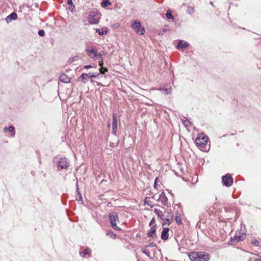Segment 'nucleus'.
Listing matches in <instances>:
<instances>
[{
	"label": "nucleus",
	"instance_id": "obj_30",
	"mask_svg": "<svg viewBox=\"0 0 261 261\" xmlns=\"http://www.w3.org/2000/svg\"><path fill=\"white\" fill-rule=\"evenodd\" d=\"M251 244H254L255 246H258L259 244V242L255 239L252 240L251 241Z\"/></svg>",
	"mask_w": 261,
	"mask_h": 261
},
{
	"label": "nucleus",
	"instance_id": "obj_6",
	"mask_svg": "<svg viewBox=\"0 0 261 261\" xmlns=\"http://www.w3.org/2000/svg\"><path fill=\"white\" fill-rule=\"evenodd\" d=\"M222 181L223 185L226 187H230L232 185L233 178L229 174H227L226 175L222 176Z\"/></svg>",
	"mask_w": 261,
	"mask_h": 261
},
{
	"label": "nucleus",
	"instance_id": "obj_28",
	"mask_svg": "<svg viewBox=\"0 0 261 261\" xmlns=\"http://www.w3.org/2000/svg\"><path fill=\"white\" fill-rule=\"evenodd\" d=\"M188 12L190 14H192L195 12V8L189 6L188 7Z\"/></svg>",
	"mask_w": 261,
	"mask_h": 261
},
{
	"label": "nucleus",
	"instance_id": "obj_26",
	"mask_svg": "<svg viewBox=\"0 0 261 261\" xmlns=\"http://www.w3.org/2000/svg\"><path fill=\"white\" fill-rule=\"evenodd\" d=\"M167 18L169 19H173V17L171 14V11L168 10L166 13Z\"/></svg>",
	"mask_w": 261,
	"mask_h": 261
},
{
	"label": "nucleus",
	"instance_id": "obj_12",
	"mask_svg": "<svg viewBox=\"0 0 261 261\" xmlns=\"http://www.w3.org/2000/svg\"><path fill=\"white\" fill-rule=\"evenodd\" d=\"M158 201L161 202L163 205H165L167 204L168 199L166 196L165 194L162 192L159 196Z\"/></svg>",
	"mask_w": 261,
	"mask_h": 261
},
{
	"label": "nucleus",
	"instance_id": "obj_32",
	"mask_svg": "<svg viewBox=\"0 0 261 261\" xmlns=\"http://www.w3.org/2000/svg\"><path fill=\"white\" fill-rule=\"evenodd\" d=\"M38 35L40 36H44L45 35V32L43 30H39L38 33Z\"/></svg>",
	"mask_w": 261,
	"mask_h": 261
},
{
	"label": "nucleus",
	"instance_id": "obj_8",
	"mask_svg": "<svg viewBox=\"0 0 261 261\" xmlns=\"http://www.w3.org/2000/svg\"><path fill=\"white\" fill-rule=\"evenodd\" d=\"M117 128V114L113 113V122H112V134L116 135Z\"/></svg>",
	"mask_w": 261,
	"mask_h": 261
},
{
	"label": "nucleus",
	"instance_id": "obj_21",
	"mask_svg": "<svg viewBox=\"0 0 261 261\" xmlns=\"http://www.w3.org/2000/svg\"><path fill=\"white\" fill-rule=\"evenodd\" d=\"M80 59V57L77 55V56H75L74 57H73L70 58L68 60V62L69 63H71L73 62L79 60Z\"/></svg>",
	"mask_w": 261,
	"mask_h": 261
},
{
	"label": "nucleus",
	"instance_id": "obj_50",
	"mask_svg": "<svg viewBox=\"0 0 261 261\" xmlns=\"http://www.w3.org/2000/svg\"><path fill=\"white\" fill-rule=\"evenodd\" d=\"M108 126L110 127V124H108Z\"/></svg>",
	"mask_w": 261,
	"mask_h": 261
},
{
	"label": "nucleus",
	"instance_id": "obj_43",
	"mask_svg": "<svg viewBox=\"0 0 261 261\" xmlns=\"http://www.w3.org/2000/svg\"><path fill=\"white\" fill-rule=\"evenodd\" d=\"M165 93H166V94H168V93H170V89H169V91H168L167 89H166L165 90Z\"/></svg>",
	"mask_w": 261,
	"mask_h": 261
},
{
	"label": "nucleus",
	"instance_id": "obj_24",
	"mask_svg": "<svg viewBox=\"0 0 261 261\" xmlns=\"http://www.w3.org/2000/svg\"><path fill=\"white\" fill-rule=\"evenodd\" d=\"M106 235L107 236H109L110 237V238H111L112 239H115L116 237V236L115 234H114L113 231H112L111 230H110V231H108L107 233H106Z\"/></svg>",
	"mask_w": 261,
	"mask_h": 261
},
{
	"label": "nucleus",
	"instance_id": "obj_49",
	"mask_svg": "<svg viewBox=\"0 0 261 261\" xmlns=\"http://www.w3.org/2000/svg\"><path fill=\"white\" fill-rule=\"evenodd\" d=\"M165 31H166V29H163V32H165Z\"/></svg>",
	"mask_w": 261,
	"mask_h": 261
},
{
	"label": "nucleus",
	"instance_id": "obj_5",
	"mask_svg": "<svg viewBox=\"0 0 261 261\" xmlns=\"http://www.w3.org/2000/svg\"><path fill=\"white\" fill-rule=\"evenodd\" d=\"M246 238V233L241 232H237L233 238H231V241L233 243H238L242 241Z\"/></svg>",
	"mask_w": 261,
	"mask_h": 261
},
{
	"label": "nucleus",
	"instance_id": "obj_18",
	"mask_svg": "<svg viewBox=\"0 0 261 261\" xmlns=\"http://www.w3.org/2000/svg\"><path fill=\"white\" fill-rule=\"evenodd\" d=\"M156 228L155 226H153L151 227L149 231L147 233V236L149 237H153L155 235Z\"/></svg>",
	"mask_w": 261,
	"mask_h": 261
},
{
	"label": "nucleus",
	"instance_id": "obj_37",
	"mask_svg": "<svg viewBox=\"0 0 261 261\" xmlns=\"http://www.w3.org/2000/svg\"><path fill=\"white\" fill-rule=\"evenodd\" d=\"M8 130L11 132H13L14 130V127L13 126H10L8 127Z\"/></svg>",
	"mask_w": 261,
	"mask_h": 261
},
{
	"label": "nucleus",
	"instance_id": "obj_3",
	"mask_svg": "<svg viewBox=\"0 0 261 261\" xmlns=\"http://www.w3.org/2000/svg\"><path fill=\"white\" fill-rule=\"evenodd\" d=\"M100 14L97 11H91L89 14L88 20L91 24H97L99 22Z\"/></svg>",
	"mask_w": 261,
	"mask_h": 261
},
{
	"label": "nucleus",
	"instance_id": "obj_22",
	"mask_svg": "<svg viewBox=\"0 0 261 261\" xmlns=\"http://www.w3.org/2000/svg\"><path fill=\"white\" fill-rule=\"evenodd\" d=\"M103 29H105V32H101L99 29H96V32L99 34L100 35H102L106 34L108 33V29L107 28H103Z\"/></svg>",
	"mask_w": 261,
	"mask_h": 261
},
{
	"label": "nucleus",
	"instance_id": "obj_2",
	"mask_svg": "<svg viewBox=\"0 0 261 261\" xmlns=\"http://www.w3.org/2000/svg\"><path fill=\"white\" fill-rule=\"evenodd\" d=\"M109 220L113 228L116 230H119L120 228L117 226V223L119 222V218L117 213L111 212L109 214Z\"/></svg>",
	"mask_w": 261,
	"mask_h": 261
},
{
	"label": "nucleus",
	"instance_id": "obj_15",
	"mask_svg": "<svg viewBox=\"0 0 261 261\" xmlns=\"http://www.w3.org/2000/svg\"><path fill=\"white\" fill-rule=\"evenodd\" d=\"M17 19V15L16 13L13 12L6 17V21L10 22L13 20H16Z\"/></svg>",
	"mask_w": 261,
	"mask_h": 261
},
{
	"label": "nucleus",
	"instance_id": "obj_20",
	"mask_svg": "<svg viewBox=\"0 0 261 261\" xmlns=\"http://www.w3.org/2000/svg\"><path fill=\"white\" fill-rule=\"evenodd\" d=\"M111 5V3L109 1V0H103V2L101 4V6L103 8H105Z\"/></svg>",
	"mask_w": 261,
	"mask_h": 261
},
{
	"label": "nucleus",
	"instance_id": "obj_25",
	"mask_svg": "<svg viewBox=\"0 0 261 261\" xmlns=\"http://www.w3.org/2000/svg\"><path fill=\"white\" fill-rule=\"evenodd\" d=\"M172 219L173 217L172 215H168V216H167L165 220L168 222L167 224L168 225L171 223V221H172Z\"/></svg>",
	"mask_w": 261,
	"mask_h": 261
},
{
	"label": "nucleus",
	"instance_id": "obj_9",
	"mask_svg": "<svg viewBox=\"0 0 261 261\" xmlns=\"http://www.w3.org/2000/svg\"><path fill=\"white\" fill-rule=\"evenodd\" d=\"M91 78V73H83L78 78V81H81L83 83H86L89 79Z\"/></svg>",
	"mask_w": 261,
	"mask_h": 261
},
{
	"label": "nucleus",
	"instance_id": "obj_16",
	"mask_svg": "<svg viewBox=\"0 0 261 261\" xmlns=\"http://www.w3.org/2000/svg\"><path fill=\"white\" fill-rule=\"evenodd\" d=\"M189 46V43L188 42H185L183 43L181 40H180L177 43L176 48L177 49L183 48L188 47Z\"/></svg>",
	"mask_w": 261,
	"mask_h": 261
},
{
	"label": "nucleus",
	"instance_id": "obj_27",
	"mask_svg": "<svg viewBox=\"0 0 261 261\" xmlns=\"http://www.w3.org/2000/svg\"><path fill=\"white\" fill-rule=\"evenodd\" d=\"M175 220L176 221V222L178 224H181L182 223V221L181 220V218H180V216H178V215L176 216Z\"/></svg>",
	"mask_w": 261,
	"mask_h": 261
},
{
	"label": "nucleus",
	"instance_id": "obj_48",
	"mask_svg": "<svg viewBox=\"0 0 261 261\" xmlns=\"http://www.w3.org/2000/svg\"><path fill=\"white\" fill-rule=\"evenodd\" d=\"M102 30V31H101V32H105V30L103 29Z\"/></svg>",
	"mask_w": 261,
	"mask_h": 261
},
{
	"label": "nucleus",
	"instance_id": "obj_41",
	"mask_svg": "<svg viewBox=\"0 0 261 261\" xmlns=\"http://www.w3.org/2000/svg\"><path fill=\"white\" fill-rule=\"evenodd\" d=\"M189 123H190V121L188 120H186L184 122V123L185 124V125H188Z\"/></svg>",
	"mask_w": 261,
	"mask_h": 261
},
{
	"label": "nucleus",
	"instance_id": "obj_29",
	"mask_svg": "<svg viewBox=\"0 0 261 261\" xmlns=\"http://www.w3.org/2000/svg\"><path fill=\"white\" fill-rule=\"evenodd\" d=\"M100 73L101 74H105L108 71L107 68H102L99 69Z\"/></svg>",
	"mask_w": 261,
	"mask_h": 261
},
{
	"label": "nucleus",
	"instance_id": "obj_23",
	"mask_svg": "<svg viewBox=\"0 0 261 261\" xmlns=\"http://www.w3.org/2000/svg\"><path fill=\"white\" fill-rule=\"evenodd\" d=\"M91 251L89 248H87L84 250V251L80 253V255L81 256L84 257L86 254H89L90 253Z\"/></svg>",
	"mask_w": 261,
	"mask_h": 261
},
{
	"label": "nucleus",
	"instance_id": "obj_45",
	"mask_svg": "<svg viewBox=\"0 0 261 261\" xmlns=\"http://www.w3.org/2000/svg\"><path fill=\"white\" fill-rule=\"evenodd\" d=\"M158 178H156L155 180V181H154V187H155L156 186V180H157Z\"/></svg>",
	"mask_w": 261,
	"mask_h": 261
},
{
	"label": "nucleus",
	"instance_id": "obj_33",
	"mask_svg": "<svg viewBox=\"0 0 261 261\" xmlns=\"http://www.w3.org/2000/svg\"><path fill=\"white\" fill-rule=\"evenodd\" d=\"M95 58L97 60H98L99 61L103 60V58H102V55L101 54H97V56Z\"/></svg>",
	"mask_w": 261,
	"mask_h": 261
},
{
	"label": "nucleus",
	"instance_id": "obj_44",
	"mask_svg": "<svg viewBox=\"0 0 261 261\" xmlns=\"http://www.w3.org/2000/svg\"><path fill=\"white\" fill-rule=\"evenodd\" d=\"M78 197L80 199V200H82V195L80 194H79V197Z\"/></svg>",
	"mask_w": 261,
	"mask_h": 261
},
{
	"label": "nucleus",
	"instance_id": "obj_31",
	"mask_svg": "<svg viewBox=\"0 0 261 261\" xmlns=\"http://www.w3.org/2000/svg\"><path fill=\"white\" fill-rule=\"evenodd\" d=\"M147 198H146L144 200V204L149 205L151 207H152V205L150 204L151 201L147 199Z\"/></svg>",
	"mask_w": 261,
	"mask_h": 261
},
{
	"label": "nucleus",
	"instance_id": "obj_17",
	"mask_svg": "<svg viewBox=\"0 0 261 261\" xmlns=\"http://www.w3.org/2000/svg\"><path fill=\"white\" fill-rule=\"evenodd\" d=\"M198 252H191L189 254V257L192 261H198Z\"/></svg>",
	"mask_w": 261,
	"mask_h": 261
},
{
	"label": "nucleus",
	"instance_id": "obj_39",
	"mask_svg": "<svg viewBox=\"0 0 261 261\" xmlns=\"http://www.w3.org/2000/svg\"><path fill=\"white\" fill-rule=\"evenodd\" d=\"M103 60L102 61H99V66L101 67L100 68H103Z\"/></svg>",
	"mask_w": 261,
	"mask_h": 261
},
{
	"label": "nucleus",
	"instance_id": "obj_40",
	"mask_svg": "<svg viewBox=\"0 0 261 261\" xmlns=\"http://www.w3.org/2000/svg\"><path fill=\"white\" fill-rule=\"evenodd\" d=\"M84 67L85 69H87L91 68L92 66L91 65H85V66H84Z\"/></svg>",
	"mask_w": 261,
	"mask_h": 261
},
{
	"label": "nucleus",
	"instance_id": "obj_19",
	"mask_svg": "<svg viewBox=\"0 0 261 261\" xmlns=\"http://www.w3.org/2000/svg\"><path fill=\"white\" fill-rule=\"evenodd\" d=\"M154 212L156 214L159 218L162 219L163 217V212L160 210H159L158 208H154Z\"/></svg>",
	"mask_w": 261,
	"mask_h": 261
},
{
	"label": "nucleus",
	"instance_id": "obj_38",
	"mask_svg": "<svg viewBox=\"0 0 261 261\" xmlns=\"http://www.w3.org/2000/svg\"><path fill=\"white\" fill-rule=\"evenodd\" d=\"M142 252L145 254L146 255H147V256H149V255H150V253L148 251H146L145 250H142Z\"/></svg>",
	"mask_w": 261,
	"mask_h": 261
},
{
	"label": "nucleus",
	"instance_id": "obj_42",
	"mask_svg": "<svg viewBox=\"0 0 261 261\" xmlns=\"http://www.w3.org/2000/svg\"><path fill=\"white\" fill-rule=\"evenodd\" d=\"M155 245H156V244L154 243V242H152L149 244V246H150V247H153V246H155Z\"/></svg>",
	"mask_w": 261,
	"mask_h": 261
},
{
	"label": "nucleus",
	"instance_id": "obj_14",
	"mask_svg": "<svg viewBox=\"0 0 261 261\" xmlns=\"http://www.w3.org/2000/svg\"><path fill=\"white\" fill-rule=\"evenodd\" d=\"M59 80L61 82L65 83H68L70 82V78L64 73H62L60 75Z\"/></svg>",
	"mask_w": 261,
	"mask_h": 261
},
{
	"label": "nucleus",
	"instance_id": "obj_47",
	"mask_svg": "<svg viewBox=\"0 0 261 261\" xmlns=\"http://www.w3.org/2000/svg\"><path fill=\"white\" fill-rule=\"evenodd\" d=\"M153 219H152L151 222L150 223L149 225H151L152 223H153Z\"/></svg>",
	"mask_w": 261,
	"mask_h": 261
},
{
	"label": "nucleus",
	"instance_id": "obj_11",
	"mask_svg": "<svg viewBox=\"0 0 261 261\" xmlns=\"http://www.w3.org/2000/svg\"><path fill=\"white\" fill-rule=\"evenodd\" d=\"M86 51L88 55L91 59H95L96 57L97 56V50L92 48H87L86 49Z\"/></svg>",
	"mask_w": 261,
	"mask_h": 261
},
{
	"label": "nucleus",
	"instance_id": "obj_34",
	"mask_svg": "<svg viewBox=\"0 0 261 261\" xmlns=\"http://www.w3.org/2000/svg\"><path fill=\"white\" fill-rule=\"evenodd\" d=\"M249 261H261V259L259 257H253L250 258Z\"/></svg>",
	"mask_w": 261,
	"mask_h": 261
},
{
	"label": "nucleus",
	"instance_id": "obj_46",
	"mask_svg": "<svg viewBox=\"0 0 261 261\" xmlns=\"http://www.w3.org/2000/svg\"><path fill=\"white\" fill-rule=\"evenodd\" d=\"M8 129V128L6 127L4 128V132H6Z\"/></svg>",
	"mask_w": 261,
	"mask_h": 261
},
{
	"label": "nucleus",
	"instance_id": "obj_13",
	"mask_svg": "<svg viewBox=\"0 0 261 261\" xmlns=\"http://www.w3.org/2000/svg\"><path fill=\"white\" fill-rule=\"evenodd\" d=\"M169 229L168 228H164L161 234V238L162 240H167L168 239V232Z\"/></svg>",
	"mask_w": 261,
	"mask_h": 261
},
{
	"label": "nucleus",
	"instance_id": "obj_4",
	"mask_svg": "<svg viewBox=\"0 0 261 261\" xmlns=\"http://www.w3.org/2000/svg\"><path fill=\"white\" fill-rule=\"evenodd\" d=\"M132 28L135 30V32L139 35H143L145 31L144 28L141 25L140 21L136 20L134 22L132 25Z\"/></svg>",
	"mask_w": 261,
	"mask_h": 261
},
{
	"label": "nucleus",
	"instance_id": "obj_7",
	"mask_svg": "<svg viewBox=\"0 0 261 261\" xmlns=\"http://www.w3.org/2000/svg\"><path fill=\"white\" fill-rule=\"evenodd\" d=\"M68 163L65 158H61L58 161V167L62 169H67Z\"/></svg>",
	"mask_w": 261,
	"mask_h": 261
},
{
	"label": "nucleus",
	"instance_id": "obj_10",
	"mask_svg": "<svg viewBox=\"0 0 261 261\" xmlns=\"http://www.w3.org/2000/svg\"><path fill=\"white\" fill-rule=\"evenodd\" d=\"M198 261H207L209 260V254L205 252H198Z\"/></svg>",
	"mask_w": 261,
	"mask_h": 261
},
{
	"label": "nucleus",
	"instance_id": "obj_36",
	"mask_svg": "<svg viewBox=\"0 0 261 261\" xmlns=\"http://www.w3.org/2000/svg\"><path fill=\"white\" fill-rule=\"evenodd\" d=\"M67 4H68L69 5H70V6H72V7H74V6H73V3H72V0H67Z\"/></svg>",
	"mask_w": 261,
	"mask_h": 261
},
{
	"label": "nucleus",
	"instance_id": "obj_35",
	"mask_svg": "<svg viewBox=\"0 0 261 261\" xmlns=\"http://www.w3.org/2000/svg\"><path fill=\"white\" fill-rule=\"evenodd\" d=\"M100 74L99 73H91V78H96L98 77Z\"/></svg>",
	"mask_w": 261,
	"mask_h": 261
},
{
	"label": "nucleus",
	"instance_id": "obj_1",
	"mask_svg": "<svg viewBox=\"0 0 261 261\" xmlns=\"http://www.w3.org/2000/svg\"><path fill=\"white\" fill-rule=\"evenodd\" d=\"M208 138L203 134L199 135L195 140L196 145L201 149H203L206 145Z\"/></svg>",
	"mask_w": 261,
	"mask_h": 261
}]
</instances>
